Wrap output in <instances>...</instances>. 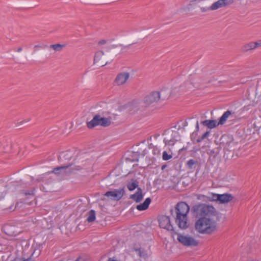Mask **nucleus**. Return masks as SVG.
I'll use <instances>...</instances> for the list:
<instances>
[{"label": "nucleus", "instance_id": "423d86ee", "mask_svg": "<svg viewBox=\"0 0 261 261\" xmlns=\"http://www.w3.org/2000/svg\"><path fill=\"white\" fill-rule=\"evenodd\" d=\"M236 143L231 136L223 135L220 138V146L225 151H231L234 149Z\"/></svg>", "mask_w": 261, "mask_h": 261}, {"label": "nucleus", "instance_id": "39448f33", "mask_svg": "<svg viewBox=\"0 0 261 261\" xmlns=\"http://www.w3.org/2000/svg\"><path fill=\"white\" fill-rule=\"evenodd\" d=\"M111 123L110 118L101 117L99 115H96L90 121L87 122V124L89 128H92L97 125L107 127L110 126Z\"/></svg>", "mask_w": 261, "mask_h": 261}, {"label": "nucleus", "instance_id": "37998d69", "mask_svg": "<svg viewBox=\"0 0 261 261\" xmlns=\"http://www.w3.org/2000/svg\"><path fill=\"white\" fill-rule=\"evenodd\" d=\"M166 166H167L166 165L162 166L161 168L162 170H164L166 167Z\"/></svg>", "mask_w": 261, "mask_h": 261}, {"label": "nucleus", "instance_id": "f8f14e48", "mask_svg": "<svg viewBox=\"0 0 261 261\" xmlns=\"http://www.w3.org/2000/svg\"><path fill=\"white\" fill-rule=\"evenodd\" d=\"M233 3V0H219L210 6V10H215Z\"/></svg>", "mask_w": 261, "mask_h": 261}, {"label": "nucleus", "instance_id": "412c9836", "mask_svg": "<svg viewBox=\"0 0 261 261\" xmlns=\"http://www.w3.org/2000/svg\"><path fill=\"white\" fill-rule=\"evenodd\" d=\"M139 107V106L137 102L133 101L128 105L127 108L130 114H134L138 111Z\"/></svg>", "mask_w": 261, "mask_h": 261}, {"label": "nucleus", "instance_id": "c85d7f7f", "mask_svg": "<svg viewBox=\"0 0 261 261\" xmlns=\"http://www.w3.org/2000/svg\"><path fill=\"white\" fill-rule=\"evenodd\" d=\"M219 196H220V194L211 193L210 196L207 197V198L211 201H219Z\"/></svg>", "mask_w": 261, "mask_h": 261}, {"label": "nucleus", "instance_id": "4be33fe9", "mask_svg": "<svg viewBox=\"0 0 261 261\" xmlns=\"http://www.w3.org/2000/svg\"><path fill=\"white\" fill-rule=\"evenodd\" d=\"M230 114V111L227 110L224 113L222 116L220 118L218 121V124H220L221 125H223L227 120H229V116Z\"/></svg>", "mask_w": 261, "mask_h": 261}, {"label": "nucleus", "instance_id": "9d476101", "mask_svg": "<svg viewBox=\"0 0 261 261\" xmlns=\"http://www.w3.org/2000/svg\"><path fill=\"white\" fill-rule=\"evenodd\" d=\"M130 74L127 72H123L118 73L114 81V85L120 86L124 85L128 80Z\"/></svg>", "mask_w": 261, "mask_h": 261}, {"label": "nucleus", "instance_id": "2eb2a0df", "mask_svg": "<svg viewBox=\"0 0 261 261\" xmlns=\"http://www.w3.org/2000/svg\"><path fill=\"white\" fill-rule=\"evenodd\" d=\"M177 133L176 132L172 131L170 135H167L164 138V142L166 145L172 146L176 142L175 137Z\"/></svg>", "mask_w": 261, "mask_h": 261}, {"label": "nucleus", "instance_id": "f03ea898", "mask_svg": "<svg viewBox=\"0 0 261 261\" xmlns=\"http://www.w3.org/2000/svg\"><path fill=\"white\" fill-rule=\"evenodd\" d=\"M217 223L212 218H200L195 223V229L201 234H210L217 230Z\"/></svg>", "mask_w": 261, "mask_h": 261}, {"label": "nucleus", "instance_id": "5701e85b", "mask_svg": "<svg viewBox=\"0 0 261 261\" xmlns=\"http://www.w3.org/2000/svg\"><path fill=\"white\" fill-rule=\"evenodd\" d=\"M36 188L31 187L29 189H23L21 191V193L25 196H34L35 194Z\"/></svg>", "mask_w": 261, "mask_h": 261}, {"label": "nucleus", "instance_id": "bb28decb", "mask_svg": "<svg viewBox=\"0 0 261 261\" xmlns=\"http://www.w3.org/2000/svg\"><path fill=\"white\" fill-rule=\"evenodd\" d=\"M95 220V212L94 210H90L89 212V216L87 221L89 222H92Z\"/></svg>", "mask_w": 261, "mask_h": 261}, {"label": "nucleus", "instance_id": "58836bf2", "mask_svg": "<svg viewBox=\"0 0 261 261\" xmlns=\"http://www.w3.org/2000/svg\"><path fill=\"white\" fill-rule=\"evenodd\" d=\"M106 43H107V40H106L105 39H102L98 41V44L99 45H102V44H106Z\"/></svg>", "mask_w": 261, "mask_h": 261}, {"label": "nucleus", "instance_id": "b1692460", "mask_svg": "<svg viewBox=\"0 0 261 261\" xmlns=\"http://www.w3.org/2000/svg\"><path fill=\"white\" fill-rule=\"evenodd\" d=\"M138 186V182L137 180L132 179L130 181L127 183V188L129 191H133L135 190Z\"/></svg>", "mask_w": 261, "mask_h": 261}, {"label": "nucleus", "instance_id": "7c9ffc66", "mask_svg": "<svg viewBox=\"0 0 261 261\" xmlns=\"http://www.w3.org/2000/svg\"><path fill=\"white\" fill-rule=\"evenodd\" d=\"M140 257L146 259L147 257V254L146 251L143 249H139L136 250Z\"/></svg>", "mask_w": 261, "mask_h": 261}, {"label": "nucleus", "instance_id": "ddd939ff", "mask_svg": "<svg viewBox=\"0 0 261 261\" xmlns=\"http://www.w3.org/2000/svg\"><path fill=\"white\" fill-rule=\"evenodd\" d=\"M191 2H195L198 4L202 12L210 10L211 2L208 0H193Z\"/></svg>", "mask_w": 261, "mask_h": 261}, {"label": "nucleus", "instance_id": "473e14b6", "mask_svg": "<svg viewBox=\"0 0 261 261\" xmlns=\"http://www.w3.org/2000/svg\"><path fill=\"white\" fill-rule=\"evenodd\" d=\"M199 129V123H198V121H197L196 123V132L195 133H193L191 136V139L192 141H193V140L195 139V137L197 135V132H198Z\"/></svg>", "mask_w": 261, "mask_h": 261}, {"label": "nucleus", "instance_id": "f257e3e1", "mask_svg": "<svg viewBox=\"0 0 261 261\" xmlns=\"http://www.w3.org/2000/svg\"><path fill=\"white\" fill-rule=\"evenodd\" d=\"M189 211V206L185 202H178L174 210H170V213L174 217L176 224L180 229H185L189 227L188 214Z\"/></svg>", "mask_w": 261, "mask_h": 261}, {"label": "nucleus", "instance_id": "f704fd0d", "mask_svg": "<svg viewBox=\"0 0 261 261\" xmlns=\"http://www.w3.org/2000/svg\"><path fill=\"white\" fill-rule=\"evenodd\" d=\"M235 112L230 111V114L229 116V120L233 121L234 120H238Z\"/></svg>", "mask_w": 261, "mask_h": 261}, {"label": "nucleus", "instance_id": "a18cd8bd", "mask_svg": "<svg viewBox=\"0 0 261 261\" xmlns=\"http://www.w3.org/2000/svg\"><path fill=\"white\" fill-rule=\"evenodd\" d=\"M44 188L43 187H41V188H40V189H41V190H43V191H44L45 192H47V191L44 190Z\"/></svg>", "mask_w": 261, "mask_h": 261}, {"label": "nucleus", "instance_id": "e433bc0d", "mask_svg": "<svg viewBox=\"0 0 261 261\" xmlns=\"http://www.w3.org/2000/svg\"><path fill=\"white\" fill-rule=\"evenodd\" d=\"M253 45L254 49H256L257 48H258L261 46V40H258L257 41H253Z\"/></svg>", "mask_w": 261, "mask_h": 261}, {"label": "nucleus", "instance_id": "a211bd4d", "mask_svg": "<svg viewBox=\"0 0 261 261\" xmlns=\"http://www.w3.org/2000/svg\"><path fill=\"white\" fill-rule=\"evenodd\" d=\"M201 123L210 129L214 128L220 125V124H218V122L216 120H205L202 121Z\"/></svg>", "mask_w": 261, "mask_h": 261}, {"label": "nucleus", "instance_id": "393cba45", "mask_svg": "<svg viewBox=\"0 0 261 261\" xmlns=\"http://www.w3.org/2000/svg\"><path fill=\"white\" fill-rule=\"evenodd\" d=\"M66 46V44H51L49 45V48L54 49L55 51H61L64 47Z\"/></svg>", "mask_w": 261, "mask_h": 261}, {"label": "nucleus", "instance_id": "a878e982", "mask_svg": "<svg viewBox=\"0 0 261 261\" xmlns=\"http://www.w3.org/2000/svg\"><path fill=\"white\" fill-rule=\"evenodd\" d=\"M71 156L68 152H63L59 157V160L61 162H64L65 160H70Z\"/></svg>", "mask_w": 261, "mask_h": 261}, {"label": "nucleus", "instance_id": "f3484780", "mask_svg": "<svg viewBox=\"0 0 261 261\" xmlns=\"http://www.w3.org/2000/svg\"><path fill=\"white\" fill-rule=\"evenodd\" d=\"M218 197L219 198V202L220 203H228L233 199V196L228 193L220 194Z\"/></svg>", "mask_w": 261, "mask_h": 261}, {"label": "nucleus", "instance_id": "49530a36", "mask_svg": "<svg viewBox=\"0 0 261 261\" xmlns=\"http://www.w3.org/2000/svg\"><path fill=\"white\" fill-rule=\"evenodd\" d=\"M201 84L200 82H197V83H195V84Z\"/></svg>", "mask_w": 261, "mask_h": 261}, {"label": "nucleus", "instance_id": "7ed1b4c3", "mask_svg": "<svg viewBox=\"0 0 261 261\" xmlns=\"http://www.w3.org/2000/svg\"><path fill=\"white\" fill-rule=\"evenodd\" d=\"M191 211L193 216L198 219L212 218L218 214V212L213 206L203 203L194 205Z\"/></svg>", "mask_w": 261, "mask_h": 261}, {"label": "nucleus", "instance_id": "a19ab883", "mask_svg": "<svg viewBox=\"0 0 261 261\" xmlns=\"http://www.w3.org/2000/svg\"><path fill=\"white\" fill-rule=\"evenodd\" d=\"M75 261H84V260L82 258H78Z\"/></svg>", "mask_w": 261, "mask_h": 261}, {"label": "nucleus", "instance_id": "c9c22d12", "mask_svg": "<svg viewBox=\"0 0 261 261\" xmlns=\"http://www.w3.org/2000/svg\"><path fill=\"white\" fill-rule=\"evenodd\" d=\"M62 169H63V168L61 167V166L55 168L54 169V170H53L52 172L54 173L55 174H56L57 175H60V172Z\"/></svg>", "mask_w": 261, "mask_h": 261}, {"label": "nucleus", "instance_id": "79ce46f5", "mask_svg": "<svg viewBox=\"0 0 261 261\" xmlns=\"http://www.w3.org/2000/svg\"><path fill=\"white\" fill-rule=\"evenodd\" d=\"M22 50V48L21 47H19L18 49H17V51L18 52H20L21 51V50Z\"/></svg>", "mask_w": 261, "mask_h": 261}, {"label": "nucleus", "instance_id": "4468645a", "mask_svg": "<svg viewBox=\"0 0 261 261\" xmlns=\"http://www.w3.org/2000/svg\"><path fill=\"white\" fill-rule=\"evenodd\" d=\"M103 55L104 53L102 51H97L94 59V63H98V65L101 66L106 65L107 62H105V59Z\"/></svg>", "mask_w": 261, "mask_h": 261}, {"label": "nucleus", "instance_id": "c756f323", "mask_svg": "<svg viewBox=\"0 0 261 261\" xmlns=\"http://www.w3.org/2000/svg\"><path fill=\"white\" fill-rule=\"evenodd\" d=\"M210 134V131H207L204 134H203L200 138H199L196 140V143L201 142L204 139L207 138Z\"/></svg>", "mask_w": 261, "mask_h": 261}, {"label": "nucleus", "instance_id": "1a4fd4ad", "mask_svg": "<svg viewBox=\"0 0 261 261\" xmlns=\"http://www.w3.org/2000/svg\"><path fill=\"white\" fill-rule=\"evenodd\" d=\"M125 193L124 187L115 189L113 191H109L105 194V196L111 197L113 200L118 201L122 198Z\"/></svg>", "mask_w": 261, "mask_h": 261}, {"label": "nucleus", "instance_id": "ea45409f", "mask_svg": "<svg viewBox=\"0 0 261 261\" xmlns=\"http://www.w3.org/2000/svg\"><path fill=\"white\" fill-rule=\"evenodd\" d=\"M47 45H45L44 46L42 45H39V44H38V45H36L34 46V48H43L45 47H46Z\"/></svg>", "mask_w": 261, "mask_h": 261}, {"label": "nucleus", "instance_id": "dca6fc26", "mask_svg": "<svg viewBox=\"0 0 261 261\" xmlns=\"http://www.w3.org/2000/svg\"><path fill=\"white\" fill-rule=\"evenodd\" d=\"M143 195L142 190L140 188H137V192L130 195V198L134 200L136 202H139L143 199Z\"/></svg>", "mask_w": 261, "mask_h": 261}, {"label": "nucleus", "instance_id": "2f4dec72", "mask_svg": "<svg viewBox=\"0 0 261 261\" xmlns=\"http://www.w3.org/2000/svg\"><path fill=\"white\" fill-rule=\"evenodd\" d=\"M41 246L39 245L38 248H36L34 249V252L32 254V256H34L35 257L38 256L41 253Z\"/></svg>", "mask_w": 261, "mask_h": 261}, {"label": "nucleus", "instance_id": "6ab92c4d", "mask_svg": "<svg viewBox=\"0 0 261 261\" xmlns=\"http://www.w3.org/2000/svg\"><path fill=\"white\" fill-rule=\"evenodd\" d=\"M255 49L253 45V41L249 42L244 44L241 48V51L243 53H246Z\"/></svg>", "mask_w": 261, "mask_h": 261}, {"label": "nucleus", "instance_id": "9b49d317", "mask_svg": "<svg viewBox=\"0 0 261 261\" xmlns=\"http://www.w3.org/2000/svg\"><path fill=\"white\" fill-rule=\"evenodd\" d=\"M158 221L161 227L167 229L168 230H173V227L171 224L169 217L164 215L160 216L158 218Z\"/></svg>", "mask_w": 261, "mask_h": 261}, {"label": "nucleus", "instance_id": "4c0bfd02", "mask_svg": "<svg viewBox=\"0 0 261 261\" xmlns=\"http://www.w3.org/2000/svg\"><path fill=\"white\" fill-rule=\"evenodd\" d=\"M207 153L208 154H210L211 155H213L214 154H217V153H216L215 150H213V149H208V151H207Z\"/></svg>", "mask_w": 261, "mask_h": 261}, {"label": "nucleus", "instance_id": "0eeeda50", "mask_svg": "<svg viewBox=\"0 0 261 261\" xmlns=\"http://www.w3.org/2000/svg\"><path fill=\"white\" fill-rule=\"evenodd\" d=\"M177 240L185 246L196 247L198 244V242L190 236L184 235L181 233H177Z\"/></svg>", "mask_w": 261, "mask_h": 261}, {"label": "nucleus", "instance_id": "72a5a7b5", "mask_svg": "<svg viewBox=\"0 0 261 261\" xmlns=\"http://www.w3.org/2000/svg\"><path fill=\"white\" fill-rule=\"evenodd\" d=\"M172 156L171 154H168L166 151H164L163 153V159L165 161L169 160L171 159Z\"/></svg>", "mask_w": 261, "mask_h": 261}, {"label": "nucleus", "instance_id": "aec40b11", "mask_svg": "<svg viewBox=\"0 0 261 261\" xmlns=\"http://www.w3.org/2000/svg\"><path fill=\"white\" fill-rule=\"evenodd\" d=\"M151 201V200L150 198H147L142 203L137 205V209L139 211H144L146 210L148 207Z\"/></svg>", "mask_w": 261, "mask_h": 261}, {"label": "nucleus", "instance_id": "c03bdc74", "mask_svg": "<svg viewBox=\"0 0 261 261\" xmlns=\"http://www.w3.org/2000/svg\"><path fill=\"white\" fill-rule=\"evenodd\" d=\"M31 260V258H29L28 259H24V260H23V261H30Z\"/></svg>", "mask_w": 261, "mask_h": 261}, {"label": "nucleus", "instance_id": "cd10ccee", "mask_svg": "<svg viewBox=\"0 0 261 261\" xmlns=\"http://www.w3.org/2000/svg\"><path fill=\"white\" fill-rule=\"evenodd\" d=\"M198 162L197 161H195L193 159H191L187 161V166L188 168L191 169L193 168H195L196 165H198Z\"/></svg>", "mask_w": 261, "mask_h": 261}, {"label": "nucleus", "instance_id": "20e7f679", "mask_svg": "<svg viewBox=\"0 0 261 261\" xmlns=\"http://www.w3.org/2000/svg\"><path fill=\"white\" fill-rule=\"evenodd\" d=\"M165 91H153L144 97L143 102L146 106H149L154 103L158 102L160 100H164L168 96L165 95Z\"/></svg>", "mask_w": 261, "mask_h": 261}, {"label": "nucleus", "instance_id": "6e6552de", "mask_svg": "<svg viewBox=\"0 0 261 261\" xmlns=\"http://www.w3.org/2000/svg\"><path fill=\"white\" fill-rule=\"evenodd\" d=\"M63 168L60 172V175L62 176H68L71 174L75 173L77 171L83 169L84 165H76L72 164H66L61 166Z\"/></svg>", "mask_w": 261, "mask_h": 261}]
</instances>
